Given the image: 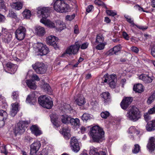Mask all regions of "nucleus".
<instances>
[{
    "label": "nucleus",
    "mask_w": 155,
    "mask_h": 155,
    "mask_svg": "<svg viewBox=\"0 0 155 155\" xmlns=\"http://www.w3.org/2000/svg\"><path fill=\"white\" fill-rule=\"evenodd\" d=\"M90 134L93 141L100 143L105 140L104 132L103 129L97 126L92 127L90 131Z\"/></svg>",
    "instance_id": "obj_1"
},
{
    "label": "nucleus",
    "mask_w": 155,
    "mask_h": 155,
    "mask_svg": "<svg viewBox=\"0 0 155 155\" xmlns=\"http://www.w3.org/2000/svg\"><path fill=\"white\" fill-rule=\"evenodd\" d=\"M102 83H107L112 89H114L116 86V75L114 74L109 75L107 73L104 75L102 78Z\"/></svg>",
    "instance_id": "obj_2"
},
{
    "label": "nucleus",
    "mask_w": 155,
    "mask_h": 155,
    "mask_svg": "<svg viewBox=\"0 0 155 155\" xmlns=\"http://www.w3.org/2000/svg\"><path fill=\"white\" fill-rule=\"evenodd\" d=\"M126 116L130 120L135 122L140 118L141 115L138 109L133 106L129 109Z\"/></svg>",
    "instance_id": "obj_3"
},
{
    "label": "nucleus",
    "mask_w": 155,
    "mask_h": 155,
    "mask_svg": "<svg viewBox=\"0 0 155 155\" xmlns=\"http://www.w3.org/2000/svg\"><path fill=\"white\" fill-rule=\"evenodd\" d=\"M54 9L58 12L64 13L68 12L70 10V7L68 5L65 3L64 1L57 0L54 5Z\"/></svg>",
    "instance_id": "obj_4"
},
{
    "label": "nucleus",
    "mask_w": 155,
    "mask_h": 155,
    "mask_svg": "<svg viewBox=\"0 0 155 155\" xmlns=\"http://www.w3.org/2000/svg\"><path fill=\"white\" fill-rule=\"evenodd\" d=\"M39 104L44 107L48 109L51 108L53 106V102L46 95L41 96L38 98Z\"/></svg>",
    "instance_id": "obj_5"
},
{
    "label": "nucleus",
    "mask_w": 155,
    "mask_h": 155,
    "mask_svg": "<svg viewBox=\"0 0 155 155\" xmlns=\"http://www.w3.org/2000/svg\"><path fill=\"white\" fill-rule=\"evenodd\" d=\"M28 126V121H19L14 129V132L15 136L18 134H20L24 133Z\"/></svg>",
    "instance_id": "obj_6"
},
{
    "label": "nucleus",
    "mask_w": 155,
    "mask_h": 155,
    "mask_svg": "<svg viewBox=\"0 0 155 155\" xmlns=\"http://www.w3.org/2000/svg\"><path fill=\"white\" fill-rule=\"evenodd\" d=\"M26 33L25 28L22 26H19L15 32V38L19 41L22 40L25 38Z\"/></svg>",
    "instance_id": "obj_7"
},
{
    "label": "nucleus",
    "mask_w": 155,
    "mask_h": 155,
    "mask_svg": "<svg viewBox=\"0 0 155 155\" xmlns=\"http://www.w3.org/2000/svg\"><path fill=\"white\" fill-rule=\"evenodd\" d=\"M32 67L36 72L39 74H44L47 70L45 64L41 62H36L32 65Z\"/></svg>",
    "instance_id": "obj_8"
},
{
    "label": "nucleus",
    "mask_w": 155,
    "mask_h": 155,
    "mask_svg": "<svg viewBox=\"0 0 155 155\" xmlns=\"http://www.w3.org/2000/svg\"><path fill=\"white\" fill-rule=\"evenodd\" d=\"M139 77L140 79L146 84L151 83L154 79L153 75L148 72L142 73L140 75Z\"/></svg>",
    "instance_id": "obj_9"
},
{
    "label": "nucleus",
    "mask_w": 155,
    "mask_h": 155,
    "mask_svg": "<svg viewBox=\"0 0 155 155\" xmlns=\"http://www.w3.org/2000/svg\"><path fill=\"white\" fill-rule=\"evenodd\" d=\"M37 47L38 48V52L41 56L45 55L49 52V48L46 45L41 43H38Z\"/></svg>",
    "instance_id": "obj_10"
},
{
    "label": "nucleus",
    "mask_w": 155,
    "mask_h": 155,
    "mask_svg": "<svg viewBox=\"0 0 155 155\" xmlns=\"http://www.w3.org/2000/svg\"><path fill=\"white\" fill-rule=\"evenodd\" d=\"M81 45L76 42L73 45H71L66 49L65 53L64 54H67L70 55L76 54L78 52Z\"/></svg>",
    "instance_id": "obj_11"
},
{
    "label": "nucleus",
    "mask_w": 155,
    "mask_h": 155,
    "mask_svg": "<svg viewBox=\"0 0 155 155\" xmlns=\"http://www.w3.org/2000/svg\"><path fill=\"white\" fill-rule=\"evenodd\" d=\"M38 14H40L42 18H46L48 15L51 10V8L49 7H39L37 8Z\"/></svg>",
    "instance_id": "obj_12"
},
{
    "label": "nucleus",
    "mask_w": 155,
    "mask_h": 155,
    "mask_svg": "<svg viewBox=\"0 0 155 155\" xmlns=\"http://www.w3.org/2000/svg\"><path fill=\"white\" fill-rule=\"evenodd\" d=\"M41 146L40 142L36 141L30 145V155H37Z\"/></svg>",
    "instance_id": "obj_13"
},
{
    "label": "nucleus",
    "mask_w": 155,
    "mask_h": 155,
    "mask_svg": "<svg viewBox=\"0 0 155 155\" xmlns=\"http://www.w3.org/2000/svg\"><path fill=\"white\" fill-rule=\"evenodd\" d=\"M58 39L55 36L51 35L47 37L46 38V43L48 45H52L54 48L56 49L58 48L56 41Z\"/></svg>",
    "instance_id": "obj_14"
},
{
    "label": "nucleus",
    "mask_w": 155,
    "mask_h": 155,
    "mask_svg": "<svg viewBox=\"0 0 155 155\" xmlns=\"http://www.w3.org/2000/svg\"><path fill=\"white\" fill-rule=\"evenodd\" d=\"M71 147L72 150L75 152H78L80 149L78 140L73 137L71 139Z\"/></svg>",
    "instance_id": "obj_15"
},
{
    "label": "nucleus",
    "mask_w": 155,
    "mask_h": 155,
    "mask_svg": "<svg viewBox=\"0 0 155 155\" xmlns=\"http://www.w3.org/2000/svg\"><path fill=\"white\" fill-rule=\"evenodd\" d=\"M133 101L132 97H126L120 103L121 107L124 110H126L129 107Z\"/></svg>",
    "instance_id": "obj_16"
},
{
    "label": "nucleus",
    "mask_w": 155,
    "mask_h": 155,
    "mask_svg": "<svg viewBox=\"0 0 155 155\" xmlns=\"http://www.w3.org/2000/svg\"><path fill=\"white\" fill-rule=\"evenodd\" d=\"M6 29L2 28V35L4 36L3 38V40L5 42L8 43L11 41L12 36L11 34L6 31Z\"/></svg>",
    "instance_id": "obj_17"
},
{
    "label": "nucleus",
    "mask_w": 155,
    "mask_h": 155,
    "mask_svg": "<svg viewBox=\"0 0 155 155\" xmlns=\"http://www.w3.org/2000/svg\"><path fill=\"white\" fill-rule=\"evenodd\" d=\"M147 147L150 151L152 152L155 148V138L153 137H150Z\"/></svg>",
    "instance_id": "obj_18"
},
{
    "label": "nucleus",
    "mask_w": 155,
    "mask_h": 155,
    "mask_svg": "<svg viewBox=\"0 0 155 155\" xmlns=\"http://www.w3.org/2000/svg\"><path fill=\"white\" fill-rule=\"evenodd\" d=\"M35 34L39 36H43L45 32V28L40 26H37L35 27Z\"/></svg>",
    "instance_id": "obj_19"
},
{
    "label": "nucleus",
    "mask_w": 155,
    "mask_h": 155,
    "mask_svg": "<svg viewBox=\"0 0 155 155\" xmlns=\"http://www.w3.org/2000/svg\"><path fill=\"white\" fill-rule=\"evenodd\" d=\"M40 21L48 27L51 28H55V23L49 20L46 18H42L41 19Z\"/></svg>",
    "instance_id": "obj_20"
},
{
    "label": "nucleus",
    "mask_w": 155,
    "mask_h": 155,
    "mask_svg": "<svg viewBox=\"0 0 155 155\" xmlns=\"http://www.w3.org/2000/svg\"><path fill=\"white\" fill-rule=\"evenodd\" d=\"M103 101L105 104L109 103L110 101V97L108 92H104L101 94Z\"/></svg>",
    "instance_id": "obj_21"
},
{
    "label": "nucleus",
    "mask_w": 155,
    "mask_h": 155,
    "mask_svg": "<svg viewBox=\"0 0 155 155\" xmlns=\"http://www.w3.org/2000/svg\"><path fill=\"white\" fill-rule=\"evenodd\" d=\"M12 108L10 113L12 117H14L17 113L18 111V104L17 103H15L12 104Z\"/></svg>",
    "instance_id": "obj_22"
},
{
    "label": "nucleus",
    "mask_w": 155,
    "mask_h": 155,
    "mask_svg": "<svg viewBox=\"0 0 155 155\" xmlns=\"http://www.w3.org/2000/svg\"><path fill=\"white\" fill-rule=\"evenodd\" d=\"M30 129L32 133L36 136L40 135L42 133L41 131L39 130L38 127L36 125L32 126L30 127Z\"/></svg>",
    "instance_id": "obj_23"
},
{
    "label": "nucleus",
    "mask_w": 155,
    "mask_h": 155,
    "mask_svg": "<svg viewBox=\"0 0 155 155\" xmlns=\"http://www.w3.org/2000/svg\"><path fill=\"white\" fill-rule=\"evenodd\" d=\"M70 123L74 128H79L80 125V120L78 118H76L75 119L71 118Z\"/></svg>",
    "instance_id": "obj_24"
},
{
    "label": "nucleus",
    "mask_w": 155,
    "mask_h": 155,
    "mask_svg": "<svg viewBox=\"0 0 155 155\" xmlns=\"http://www.w3.org/2000/svg\"><path fill=\"white\" fill-rule=\"evenodd\" d=\"M37 97L35 96V93H32L31 94L28 95L26 99V101L29 103H34L36 101Z\"/></svg>",
    "instance_id": "obj_25"
},
{
    "label": "nucleus",
    "mask_w": 155,
    "mask_h": 155,
    "mask_svg": "<svg viewBox=\"0 0 155 155\" xmlns=\"http://www.w3.org/2000/svg\"><path fill=\"white\" fill-rule=\"evenodd\" d=\"M55 23L56 24L55 25V28H56L57 30L61 31L64 29L65 25L62 21L57 20L55 22Z\"/></svg>",
    "instance_id": "obj_26"
},
{
    "label": "nucleus",
    "mask_w": 155,
    "mask_h": 155,
    "mask_svg": "<svg viewBox=\"0 0 155 155\" xmlns=\"http://www.w3.org/2000/svg\"><path fill=\"white\" fill-rule=\"evenodd\" d=\"M146 129L148 131H151L155 130V124L152 121L148 122L146 126Z\"/></svg>",
    "instance_id": "obj_27"
},
{
    "label": "nucleus",
    "mask_w": 155,
    "mask_h": 155,
    "mask_svg": "<svg viewBox=\"0 0 155 155\" xmlns=\"http://www.w3.org/2000/svg\"><path fill=\"white\" fill-rule=\"evenodd\" d=\"M62 122L64 124H68L70 123L71 117L68 115L64 114L62 115L61 117Z\"/></svg>",
    "instance_id": "obj_28"
},
{
    "label": "nucleus",
    "mask_w": 155,
    "mask_h": 155,
    "mask_svg": "<svg viewBox=\"0 0 155 155\" xmlns=\"http://www.w3.org/2000/svg\"><path fill=\"white\" fill-rule=\"evenodd\" d=\"M133 90L139 93H141L144 91L143 86L142 84H138L136 85H134Z\"/></svg>",
    "instance_id": "obj_29"
},
{
    "label": "nucleus",
    "mask_w": 155,
    "mask_h": 155,
    "mask_svg": "<svg viewBox=\"0 0 155 155\" xmlns=\"http://www.w3.org/2000/svg\"><path fill=\"white\" fill-rule=\"evenodd\" d=\"M69 132L70 130L69 128L68 127H66L63 129L62 134L65 138L68 139L70 135Z\"/></svg>",
    "instance_id": "obj_30"
},
{
    "label": "nucleus",
    "mask_w": 155,
    "mask_h": 155,
    "mask_svg": "<svg viewBox=\"0 0 155 155\" xmlns=\"http://www.w3.org/2000/svg\"><path fill=\"white\" fill-rule=\"evenodd\" d=\"M22 6V4L21 2H13L12 5V8L16 10H19L21 9Z\"/></svg>",
    "instance_id": "obj_31"
},
{
    "label": "nucleus",
    "mask_w": 155,
    "mask_h": 155,
    "mask_svg": "<svg viewBox=\"0 0 155 155\" xmlns=\"http://www.w3.org/2000/svg\"><path fill=\"white\" fill-rule=\"evenodd\" d=\"M26 83L29 87L31 89H35L36 88V85L35 81H32L27 80Z\"/></svg>",
    "instance_id": "obj_32"
},
{
    "label": "nucleus",
    "mask_w": 155,
    "mask_h": 155,
    "mask_svg": "<svg viewBox=\"0 0 155 155\" xmlns=\"http://www.w3.org/2000/svg\"><path fill=\"white\" fill-rule=\"evenodd\" d=\"M50 117L51 121L54 125L57 127H59V124L57 123L58 119V116L56 114H51Z\"/></svg>",
    "instance_id": "obj_33"
},
{
    "label": "nucleus",
    "mask_w": 155,
    "mask_h": 155,
    "mask_svg": "<svg viewBox=\"0 0 155 155\" xmlns=\"http://www.w3.org/2000/svg\"><path fill=\"white\" fill-rule=\"evenodd\" d=\"M6 65L7 68L10 69L12 71H13V73L15 72L17 70V66L16 65L14 64L11 62H8L6 64Z\"/></svg>",
    "instance_id": "obj_34"
},
{
    "label": "nucleus",
    "mask_w": 155,
    "mask_h": 155,
    "mask_svg": "<svg viewBox=\"0 0 155 155\" xmlns=\"http://www.w3.org/2000/svg\"><path fill=\"white\" fill-rule=\"evenodd\" d=\"M42 88L44 91L48 94H51V90L49 84L47 83H45L42 86Z\"/></svg>",
    "instance_id": "obj_35"
},
{
    "label": "nucleus",
    "mask_w": 155,
    "mask_h": 155,
    "mask_svg": "<svg viewBox=\"0 0 155 155\" xmlns=\"http://www.w3.org/2000/svg\"><path fill=\"white\" fill-rule=\"evenodd\" d=\"M75 101L79 106H81L85 104V102L84 101V98L82 96H81L77 98L76 100Z\"/></svg>",
    "instance_id": "obj_36"
},
{
    "label": "nucleus",
    "mask_w": 155,
    "mask_h": 155,
    "mask_svg": "<svg viewBox=\"0 0 155 155\" xmlns=\"http://www.w3.org/2000/svg\"><path fill=\"white\" fill-rule=\"evenodd\" d=\"M8 117V114L7 112L2 110H0V120H5Z\"/></svg>",
    "instance_id": "obj_37"
},
{
    "label": "nucleus",
    "mask_w": 155,
    "mask_h": 155,
    "mask_svg": "<svg viewBox=\"0 0 155 155\" xmlns=\"http://www.w3.org/2000/svg\"><path fill=\"white\" fill-rule=\"evenodd\" d=\"M22 14L24 17L26 19L30 18L31 15V11L28 9L25 10L23 12Z\"/></svg>",
    "instance_id": "obj_38"
},
{
    "label": "nucleus",
    "mask_w": 155,
    "mask_h": 155,
    "mask_svg": "<svg viewBox=\"0 0 155 155\" xmlns=\"http://www.w3.org/2000/svg\"><path fill=\"white\" fill-rule=\"evenodd\" d=\"M116 48V46H115L114 47L110 49L109 51L106 52V54L107 55L111 56L114 54H116V50L115 49Z\"/></svg>",
    "instance_id": "obj_39"
},
{
    "label": "nucleus",
    "mask_w": 155,
    "mask_h": 155,
    "mask_svg": "<svg viewBox=\"0 0 155 155\" xmlns=\"http://www.w3.org/2000/svg\"><path fill=\"white\" fill-rule=\"evenodd\" d=\"M91 117L90 115L87 113H84L81 117V119L83 121H87L90 120Z\"/></svg>",
    "instance_id": "obj_40"
},
{
    "label": "nucleus",
    "mask_w": 155,
    "mask_h": 155,
    "mask_svg": "<svg viewBox=\"0 0 155 155\" xmlns=\"http://www.w3.org/2000/svg\"><path fill=\"white\" fill-rule=\"evenodd\" d=\"M104 38L101 35H98L96 37V43H102L104 41Z\"/></svg>",
    "instance_id": "obj_41"
},
{
    "label": "nucleus",
    "mask_w": 155,
    "mask_h": 155,
    "mask_svg": "<svg viewBox=\"0 0 155 155\" xmlns=\"http://www.w3.org/2000/svg\"><path fill=\"white\" fill-rule=\"evenodd\" d=\"M155 99V93L153 94L148 99L147 103L150 104H151Z\"/></svg>",
    "instance_id": "obj_42"
},
{
    "label": "nucleus",
    "mask_w": 155,
    "mask_h": 155,
    "mask_svg": "<svg viewBox=\"0 0 155 155\" xmlns=\"http://www.w3.org/2000/svg\"><path fill=\"white\" fill-rule=\"evenodd\" d=\"M140 147L138 144H136L134 145V148L132 150V152L134 153H138L140 150Z\"/></svg>",
    "instance_id": "obj_43"
},
{
    "label": "nucleus",
    "mask_w": 155,
    "mask_h": 155,
    "mask_svg": "<svg viewBox=\"0 0 155 155\" xmlns=\"http://www.w3.org/2000/svg\"><path fill=\"white\" fill-rule=\"evenodd\" d=\"M110 113L107 111L102 112L101 114V117L103 118L106 119L109 116Z\"/></svg>",
    "instance_id": "obj_44"
},
{
    "label": "nucleus",
    "mask_w": 155,
    "mask_h": 155,
    "mask_svg": "<svg viewBox=\"0 0 155 155\" xmlns=\"http://www.w3.org/2000/svg\"><path fill=\"white\" fill-rule=\"evenodd\" d=\"M98 153L97 148L94 147L92 148L89 152L91 155H97V153Z\"/></svg>",
    "instance_id": "obj_45"
},
{
    "label": "nucleus",
    "mask_w": 155,
    "mask_h": 155,
    "mask_svg": "<svg viewBox=\"0 0 155 155\" xmlns=\"http://www.w3.org/2000/svg\"><path fill=\"white\" fill-rule=\"evenodd\" d=\"M128 132L129 133L134 134L137 132V134H138L139 132L137 130H136V129L134 127H130L129 129Z\"/></svg>",
    "instance_id": "obj_46"
},
{
    "label": "nucleus",
    "mask_w": 155,
    "mask_h": 155,
    "mask_svg": "<svg viewBox=\"0 0 155 155\" xmlns=\"http://www.w3.org/2000/svg\"><path fill=\"white\" fill-rule=\"evenodd\" d=\"M1 153H2L4 154L5 155H7L8 152L6 148V146H2L1 147Z\"/></svg>",
    "instance_id": "obj_47"
},
{
    "label": "nucleus",
    "mask_w": 155,
    "mask_h": 155,
    "mask_svg": "<svg viewBox=\"0 0 155 155\" xmlns=\"http://www.w3.org/2000/svg\"><path fill=\"white\" fill-rule=\"evenodd\" d=\"M94 3L98 5H102L106 9H107V8L104 3L101 1H98V0H95L94 1Z\"/></svg>",
    "instance_id": "obj_48"
},
{
    "label": "nucleus",
    "mask_w": 155,
    "mask_h": 155,
    "mask_svg": "<svg viewBox=\"0 0 155 155\" xmlns=\"http://www.w3.org/2000/svg\"><path fill=\"white\" fill-rule=\"evenodd\" d=\"M150 47L151 48V54L153 57L155 58V44H151Z\"/></svg>",
    "instance_id": "obj_49"
},
{
    "label": "nucleus",
    "mask_w": 155,
    "mask_h": 155,
    "mask_svg": "<svg viewBox=\"0 0 155 155\" xmlns=\"http://www.w3.org/2000/svg\"><path fill=\"white\" fill-rule=\"evenodd\" d=\"M106 12L107 15L114 16L116 15V13L112 10H107L106 11Z\"/></svg>",
    "instance_id": "obj_50"
},
{
    "label": "nucleus",
    "mask_w": 155,
    "mask_h": 155,
    "mask_svg": "<svg viewBox=\"0 0 155 155\" xmlns=\"http://www.w3.org/2000/svg\"><path fill=\"white\" fill-rule=\"evenodd\" d=\"M96 47V48L99 50H101L104 49L105 45L103 43H100Z\"/></svg>",
    "instance_id": "obj_51"
},
{
    "label": "nucleus",
    "mask_w": 155,
    "mask_h": 155,
    "mask_svg": "<svg viewBox=\"0 0 155 155\" xmlns=\"http://www.w3.org/2000/svg\"><path fill=\"white\" fill-rule=\"evenodd\" d=\"M9 15L10 17L16 18H17V16L16 14L12 11L10 10L9 11Z\"/></svg>",
    "instance_id": "obj_52"
},
{
    "label": "nucleus",
    "mask_w": 155,
    "mask_h": 155,
    "mask_svg": "<svg viewBox=\"0 0 155 155\" xmlns=\"http://www.w3.org/2000/svg\"><path fill=\"white\" fill-rule=\"evenodd\" d=\"M150 114L148 111L144 114V117L145 120L146 121H147L150 119Z\"/></svg>",
    "instance_id": "obj_53"
},
{
    "label": "nucleus",
    "mask_w": 155,
    "mask_h": 155,
    "mask_svg": "<svg viewBox=\"0 0 155 155\" xmlns=\"http://www.w3.org/2000/svg\"><path fill=\"white\" fill-rule=\"evenodd\" d=\"M39 153L41 155H48V150L44 148Z\"/></svg>",
    "instance_id": "obj_54"
},
{
    "label": "nucleus",
    "mask_w": 155,
    "mask_h": 155,
    "mask_svg": "<svg viewBox=\"0 0 155 155\" xmlns=\"http://www.w3.org/2000/svg\"><path fill=\"white\" fill-rule=\"evenodd\" d=\"M75 16V15L74 14H73L71 15H68L66 16V19L67 20L71 21L74 18Z\"/></svg>",
    "instance_id": "obj_55"
},
{
    "label": "nucleus",
    "mask_w": 155,
    "mask_h": 155,
    "mask_svg": "<svg viewBox=\"0 0 155 155\" xmlns=\"http://www.w3.org/2000/svg\"><path fill=\"white\" fill-rule=\"evenodd\" d=\"M18 95L17 92H14L12 93V97L14 100L17 99L18 98Z\"/></svg>",
    "instance_id": "obj_56"
},
{
    "label": "nucleus",
    "mask_w": 155,
    "mask_h": 155,
    "mask_svg": "<svg viewBox=\"0 0 155 155\" xmlns=\"http://www.w3.org/2000/svg\"><path fill=\"white\" fill-rule=\"evenodd\" d=\"M148 112L150 114H155V105L148 110Z\"/></svg>",
    "instance_id": "obj_57"
},
{
    "label": "nucleus",
    "mask_w": 155,
    "mask_h": 155,
    "mask_svg": "<svg viewBox=\"0 0 155 155\" xmlns=\"http://www.w3.org/2000/svg\"><path fill=\"white\" fill-rule=\"evenodd\" d=\"M123 36L124 39L126 40H129V37L128 34L125 31L123 32Z\"/></svg>",
    "instance_id": "obj_58"
},
{
    "label": "nucleus",
    "mask_w": 155,
    "mask_h": 155,
    "mask_svg": "<svg viewBox=\"0 0 155 155\" xmlns=\"http://www.w3.org/2000/svg\"><path fill=\"white\" fill-rule=\"evenodd\" d=\"M130 49L133 52L135 53H138L139 51L138 48L136 47H131Z\"/></svg>",
    "instance_id": "obj_59"
},
{
    "label": "nucleus",
    "mask_w": 155,
    "mask_h": 155,
    "mask_svg": "<svg viewBox=\"0 0 155 155\" xmlns=\"http://www.w3.org/2000/svg\"><path fill=\"white\" fill-rule=\"evenodd\" d=\"M5 7L4 1L3 0H0V9H5Z\"/></svg>",
    "instance_id": "obj_60"
},
{
    "label": "nucleus",
    "mask_w": 155,
    "mask_h": 155,
    "mask_svg": "<svg viewBox=\"0 0 155 155\" xmlns=\"http://www.w3.org/2000/svg\"><path fill=\"white\" fill-rule=\"evenodd\" d=\"M88 44L87 43H84L81 46V48L82 49H84L87 48L88 47Z\"/></svg>",
    "instance_id": "obj_61"
},
{
    "label": "nucleus",
    "mask_w": 155,
    "mask_h": 155,
    "mask_svg": "<svg viewBox=\"0 0 155 155\" xmlns=\"http://www.w3.org/2000/svg\"><path fill=\"white\" fill-rule=\"evenodd\" d=\"M126 18L127 21L129 23H130L132 26H134V23L133 20H132L130 18H128L125 17Z\"/></svg>",
    "instance_id": "obj_62"
},
{
    "label": "nucleus",
    "mask_w": 155,
    "mask_h": 155,
    "mask_svg": "<svg viewBox=\"0 0 155 155\" xmlns=\"http://www.w3.org/2000/svg\"><path fill=\"white\" fill-rule=\"evenodd\" d=\"M134 7L136 8L139 11H142L143 12H146L144 10H143V8H142V7H141L139 5H136Z\"/></svg>",
    "instance_id": "obj_63"
},
{
    "label": "nucleus",
    "mask_w": 155,
    "mask_h": 155,
    "mask_svg": "<svg viewBox=\"0 0 155 155\" xmlns=\"http://www.w3.org/2000/svg\"><path fill=\"white\" fill-rule=\"evenodd\" d=\"M93 7L92 5H89L86 8V11L89 13L91 12Z\"/></svg>",
    "instance_id": "obj_64"
}]
</instances>
